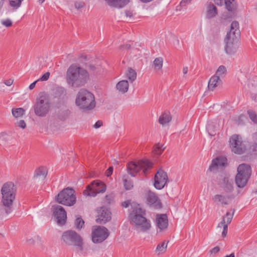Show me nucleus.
I'll list each match as a JSON object with an SVG mask.
<instances>
[{
	"mask_svg": "<svg viewBox=\"0 0 257 257\" xmlns=\"http://www.w3.org/2000/svg\"><path fill=\"white\" fill-rule=\"evenodd\" d=\"M132 211L129 214L131 224L138 232H146L151 227L150 220L145 217L146 211L142 208L140 204L132 205Z\"/></svg>",
	"mask_w": 257,
	"mask_h": 257,
	"instance_id": "f257e3e1",
	"label": "nucleus"
},
{
	"mask_svg": "<svg viewBox=\"0 0 257 257\" xmlns=\"http://www.w3.org/2000/svg\"><path fill=\"white\" fill-rule=\"evenodd\" d=\"M88 79L89 74L87 71L76 64H72L67 69L66 81L72 87L83 86Z\"/></svg>",
	"mask_w": 257,
	"mask_h": 257,
	"instance_id": "f03ea898",
	"label": "nucleus"
},
{
	"mask_svg": "<svg viewBox=\"0 0 257 257\" xmlns=\"http://www.w3.org/2000/svg\"><path fill=\"white\" fill-rule=\"evenodd\" d=\"M75 104L80 110L89 111L96 105L94 96L87 90L81 89L76 95Z\"/></svg>",
	"mask_w": 257,
	"mask_h": 257,
	"instance_id": "7ed1b4c3",
	"label": "nucleus"
},
{
	"mask_svg": "<svg viewBox=\"0 0 257 257\" xmlns=\"http://www.w3.org/2000/svg\"><path fill=\"white\" fill-rule=\"evenodd\" d=\"M2 202L5 206L8 208L6 210V212L8 214L11 211V206L15 198V190L14 184L12 182L5 183L2 189Z\"/></svg>",
	"mask_w": 257,
	"mask_h": 257,
	"instance_id": "20e7f679",
	"label": "nucleus"
},
{
	"mask_svg": "<svg viewBox=\"0 0 257 257\" xmlns=\"http://www.w3.org/2000/svg\"><path fill=\"white\" fill-rule=\"evenodd\" d=\"M237 174L235 177V183L239 188H243L250 178L251 170L249 165L241 164L237 168Z\"/></svg>",
	"mask_w": 257,
	"mask_h": 257,
	"instance_id": "39448f33",
	"label": "nucleus"
},
{
	"mask_svg": "<svg viewBox=\"0 0 257 257\" xmlns=\"http://www.w3.org/2000/svg\"><path fill=\"white\" fill-rule=\"evenodd\" d=\"M75 191L68 187L64 189L56 197V201L60 204L68 206L73 205L76 201V198L74 194Z\"/></svg>",
	"mask_w": 257,
	"mask_h": 257,
	"instance_id": "423d86ee",
	"label": "nucleus"
},
{
	"mask_svg": "<svg viewBox=\"0 0 257 257\" xmlns=\"http://www.w3.org/2000/svg\"><path fill=\"white\" fill-rule=\"evenodd\" d=\"M153 166V164L148 160H141L137 163L131 162L128 164L127 169L128 173L133 177H135L136 174L141 169L143 170L145 174L147 173L148 169H150Z\"/></svg>",
	"mask_w": 257,
	"mask_h": 257,
	"instance_id": "0eeeda50",
	"label": "nucleus"
},
{
	"mask_svg": "<svg viewBox=\"0 0 257 257\" xmlns=\"http://www.w3.org/2000/svg\"><path fill=\"white\" fill-rule=\"evenodd\" d=\"M50 103L49 100L44 96L40 97L34 106L35 114L39 117H45L50 110Z\"/></svg>",
	"mask_w": 257,
	"mask_h": 257,
	"instance_id": "6e6552de",
	"label": "nucleus"
},
{
	"mask_svg": "<svg viewBox=\"0 0 257 257\" xmlns=\"http://www.w3.org/2000/svg\"><path fill=\"white\" fill-rule=\"evenodd\" d=\"M229 147L232 152L240 155L244 153L246 147L241 137L238 135H233L229 139Z\"/></svg>",
	"mask_w": 257,
	"mask_h": 257,
	"instance_id": "1a4fd4ad",
	"label": "nucleus"
},
{
	"mask_svg": "<svg viewBox=\"0 0 257 257\" xmlns=\"http://www.w3.org/2000/svg\"><path fill=\"white\" fill-rule=\"evenodd\" d=\"M106 185L101 181L96 180L88 185L84 190L83 194L86 196H95L98 193L105 191Z\"/></svg>",
	"mask_w": 257,
	"mask_h": 257,
	"instance_id": "9d476101",
	"label": "nucleus"
},
{
	"mask_svg": "<svg viewBox=\"0 0 257 257\" xmlns=\"http://www.w3.org/2000/svg\"><path fill=\"white\" fill-rule=\"evenodd\" d=\"M63 240L68 245L80 246L82 244V238L75 231L68 230L64 232L62 235Z\"/></svg>",
	"mask_w": 257,
	"mask_h": 257,
	"instance_id": "9b49d317",
	"label": "nucleus"
},
{
	"mask_svg": "<svg viewBox=\"0 0 257 257\" xmlns=\"http://www.w3.org/2000/svg\"><path fill=\"white\" fill-rule=\"evenodd\" d=\"M108 235L109 232L106 227L98 226L92 231V240L95 243H101L105 240Z\"/></svg>",
	"mask_w": 257,
	"mask_h": 257,
	"instance_id": "f8f14e48",
	"label": "nucleus"
},
{
	"mask_svg": "<svg viewBox=\"0 0 257 257\" xmlns=\"http://www.w3.org/2000/svg\"><path fill=\"white\" fill-rule=\"evenodd\" d=\"M71 114L70 110L65 103L58 104L55 109V115L56 118L61 121L67 120Z\"/></svg>",
	"mask_w": 257,
	"mask_h": 257,
	"instance_id": "ddd939ff",
	"label": "nucleus"
},
{
	"mask_svg": "<svg viewBox=\"0 0 257 257\" xmlns=\"http://www.w3.org/2000/svg\"><path fill=\"white\" fill-rule=\"evenodd\" d=\"M155 187L159 190L163 188L167 184L168 178L167 174L162 169H159L155 176Z\"/></svg>",
	"mask_w": 257,
	"mask_h": 257,
	"instance_id": "4468645a",
	"label": "nucleus"
},
{
	"mask_svg": "<svg viewBox=\"0 0 257 257\" xmlns=\"http://www.w3.org/2000/svg\"><path fill=\"white\" fill-rule=\"evenodd\" d=\"M240 36L239 23L234 21L231 24L230 30L227 32L225 39L231 40L232 41H238Z\"/></svg>",
	"mask_w": 257,
	"mask_h": 257,
	"instance_id": "2eb2a0df",
	"label": "nucleus"
},
{
	"mask_svg": "<svg viewBox=\"0 0 257 257\" xmlns=\"http://www.w3.org/2000/svg\"><path fill=\"white\" fill-rule=\"evenodd\" d=\"M234 210L232 213L227 212L225 215L222 218L221 221L218 224L217 228L223 227V231L222 232V236L225 237L227 233L228 225L230 224L232 221Z\"/></svg>",
	"mask_w": 257,
	"mask_h": 257,
	"instance_id": "dca6fc26",
	"label": "nucleus"
},
{
	"mask_svg": "<svg viewBox=\"0 0 257 257\" xmlns=\"http://www.w3.org/2000/svg\"><path fill=\"white\" fill-rule=\"evenodd\" d=\"M54 207V216L56 218L58 224L63 225L65 223L67 214L63 207L60 205H56Z\"/></svg>",
	"mask_w": 257,
	"mask_h": 257,
	"instance_id": "f3484780",
	"label": "nucleus"
},
{
	"mask_svg": "<svg viewBox=\"0 0 257 257\" xmlns=\"http://www.w3.org/2000/svg\"><path fill=\"white\" fill-rule=\"evenodd\" d=\"M111 218V212L104 207H101L97 210V218L96 222L99 224H105Z\"/></svg>",
	"mask_w": 257,
	"mask_h": 257,
	"instance_id": "a211bd4d",
	"label": "nucleus"
},
{
	"mask_svg": "<svg viewBox=\"0 0 257 257\" xmlns=\"http://www.w3.org/2000/svg\"><path fill=\"white\" fill-rule=\"evenodd\" d=\"M147 201L150 206L156 209H160L162 208V203L158 196L155 193L151 191H148L147 193Z\"/></svg>",
	"mask_w": 257,
	"mask_h": 257,
	"instance_id": "6ab92c4d",
	"label": "nucleus"
},
{
	"mask_svg": "<svg viewBox=\"0 0 257 257\" xmlns=\"http://www.w3.org/2000/svg\"><path fill=\"white\" fill-rule=\"evenodd\" d=\"M233 195H223L222 194H216L212 197V200L218 205H226L229 201L233 198Z\"/></svg>",
	"mask_w": 257,
	"mask_h": 257,
	"instance_id": "aec40b11",
	"label": "nucleus"
},
{
	"mask_svg": "<svg viewBox=\"0 0 257 257\" xmlns=\"http://www.w3.org/2000/svg\"><path fill=\"white\" fill-rule=\"evenodd\" d=\"M227 164V159L225 157H217L212 161V163L209 167V170L211 171H215L219 168H222L226 166Z\"/></svg>",
	"mask_w": 257,
	"mask_h": 257,
	"instance_id": "412c9836",
	"label": "nucleus"
},
{
	"mask_svg": "<svg viewBox=\"0 0 257 257\" xmlns=\"http://www.w3.org/2000/svg\"><path fill=\"white\" fill-rule=\"evenodd\" d=\"M156 222L160 230L166 229L168 226V217L165 214H157Z\"/></svg>",
	"mask_w": 257,
	"mask_h": 257,
	"instance_id": "4be33fe9",
	"label": "nucleus"
},
{
	"mask_svg": "<svg viewBox=\"0 0 257 257\" xmlns=\"http://www.w3.org/2000/svg\"><path fill=\"white\" fill-rule=\"evenodd\" d=\"M224 50L227 54H233L236 52L238 47V41H232L231 40L224 39Z\"/></svg>",
	"mask_w": 257,
	"mask_h": 257,
	"instance_id": "5701e85b",
	"label": "nucleus"
},
{
	"mask_svg": "<svg viewBox=\"0 0 257 257\" xmlns=\"http://www.w3.org/2000/svg\"><path fill=\"white\" fill-rule=\"evenodd\" d=\"M221 188L226 193L233 190V181L228 177H224L220 183Z\"/></svg>",
	"mask_w": 257,
	"mask_h": 257,
	"instance_id": "b1692460",
	"label": "nucleus"
},
{
	"mask_svg": "<svg viewBox=\"0 0 257 257\" xmlns=\"http://www.w3.org/2000/svg\"><path fill=\"white\" fill-rule=\"evenodd\" d=\"M222 84V80L220 76H212L209 79L208 83V89L209 91H214Z\"/></svg>",
	"mask_w": 257,
	"mask_h": 257,
	"instance_id": "393cba45",
	"label": "nucleus"
},
{
	"mask_svg": "<svg viewBox=\"0 0 257 257\" xmlns=\"http://www.w3.org/2000/svg\"><path fill=\"white\" fill-rule=\"evenodd\" d=\"M46 168L41 166L37 168L34 173V178L39 180H44L47 175Z\"/></svg>",
	"mask_w": 257,
	"mask_h": 257,
	"instance_id": "a878e982",
	"label": "nucleus"
},
{
	"mask_svg": "<svg viewBox=\"0 0 257 257\" xmlns=\"http://www.w3.org/2000/svg\"><path fill=\"white\" fill-rule=\"evenodd\" d=\"M108 5L116 8L124 7L129 3V0H105Z\"/></svg>",
	"mask_w": 257,
	"mask_h": 257,
	"instance_id": "bb28decb",
	"label": "nucleus"
},
{
	"mask_svg": "<svg viewBox=\"0 0 257 257\" xmlns=\"http://www.w3.org/2000/svg\"><path fill=\"white\" fill-rule=\"evenodd\" d=\"M172 120V116L169 111H164L160 116L158 121L160 124L164 125L169 123Z\"/></svg>",
	"mask_w": 257,
	"mask_h": 257,
	"instance_id": "cd10ccee",
	"label": "nucleus"
},
{
	"mask_svg": "<svg viewBox=\"0 0 257 257\" xmlns=\"http://www.w3.org/2000/svg\"><path fill=\"white\" fill-rule=\"evenodd\" d=\"M128 87L129 84L128 81L126 80L119 81L116 85L117 90L121 93H126L128 91Z\"/></svg>",
	"mask_w": 257,
	"mask_h": 257,
	"instance_id": "c85d7f7f",
	"label": "nucleus"
},
{
	"mask_svg": "<svg viewBox=\"0 0 257 257\" xmlns=\"http://www.w3.org/2000/svg\"><path fill=\"white\" fill-rule=\"evenodd\" d=\"M217 14L216 7L213 4H209L207 7L206 17L211 19L214 17Z\"/></svg>",
	"mask_w": 257,
	"mask_h": 257,
	"instance_id": "c756f323",
	"label": "nucleus"
},
{
	"mask_svg": "<svg viewBox=\"0 0 257 257\" xmlns=\"http://www.w3.org/2000/svg\"><path fill=\"white\" fill-rule=\"evenodd\" d=\"M163 64V59L162 57H157L153 61L154 70L156 72L162 70Z\"/></svg>",
	"mask_w": 257,
	"mask_h": 257,
	"instance_id": "7c9ffc66",
	"label": "nucleus"
},
{
	"mask_svg": "<svg viewBox=\"0 0 257 257\" xmlns=\"http://www.w3.org/2000/svg\"><path fill=\"white\" fill-rule=\"evenodd\" d=\"M125 76L131 82H133L137 78V72L134 69L129 67L125 72Z\"/></svg>",
	"mask_w": 257,
	"mask_h": 257,
	"instance_id": "2f4dec72",
	"label": "nucleus"
},
{
	"mask_svg": "<svg viewBox=\"0 0 257 257\" xmlns=\"http://www.w3.org/2000/svg\"><path fill=\"white\" fill-rule=\"evenodd\" d=\"M25 112V110L21 107L13 108L12 113L14 117L16 118H18L22 117Z\"/></svg>",
	"mask_w": 257,
	"mask_h": 257,
	"instance_id": "473e14b6",
	"label": "nucleus"
},
{
	"mask_svg": "<svg viewBox=\"0 0 257 257\" xmlns=\"http://www.w3.org/2000/svg\"><path fill=\"white\" fill-rule=\"evenodd\" d=\"M27 242L31 245L37 244L38 245H41L42 244V239L38 235L35 236L29 239H27Z\"/></svg>",
	"mask_w": 257,
	"mask_h": 257,
	"instance_id": "72a5a7b5",
	"label": "nucleus"
},
{
	"mask_svg": "<svg viewBox=\"0 0 257 257\" xmlns=\"http://www.w3.org/2000/svg\"><path fill=\"white\" fill-rule=\"evenodd\" d=\"M224 5H225L226 9L229 12H232L236 8L234 0H225Z\"/></svg>",
	"mask_w": 257,
	"mask_h": 257,
	"instance_id": "f704fd0d",
	"label": "nucleus"
},
{
	"mask_svg": "<svg viewBox=\"0 0 257 257\" xmlns=\"http://www.w3.org/2000/svg\"><path fill=\"white\" fill-rule=\"evenodd\" d=\"M206 130L209 135L213 136L215 134L217 127L215 126L214 122H211L207 124Z\"/></svg>",
	"mask_w": 257,
	"mask_h": 257,
	"instance_id": "c9c22d12",
	"label": "nucleus"
},
{
	"mask_svg": "<svg viewBox=\"0 0 257 257\" xmlns=\"http://www.w3.org/2000/svg\"><path fill=\"white\" fill-rule=\"evenodd\" d=\"M74 224L77 229H81L84 225V221L81 217H78L75 219Z\"/></svg>",
	"mask_w": 257,
	"mask_h": 257,
	"instance_id": "e433bc0d",
	"label": "nucleus"
},
{
	"mask_svg": "<svg viewBox=\"0 0 257 257\" xmlns=\"http://www.w3.org/2000/svg\"><path fill=\"white\" fill-rule=\"evenodd\" d=\"M226 69L225 66L223 65L220 66L217 69L216 73L214 75H217V76H220V78H222L223 77L224 75L226 73Z\"/></svg>",
	"mask_w": 257,
	"mask_h": 257,
	"instance_id": "4c0bfd02",
	"label": "nucleus"
},
{
	"mask_svg": "<svg viewBox=\"0 0 257 257\" xmlns=\"http://www.w3.org/2000/svg\"><path fill=\"white\" fill-rule=\"evenodd\" d=\"M122 179L124 186L126 190H130L133 187V184L131 180H127L125 176H123Z\"/></svg>",
	"mask_w": 257,
	"mask_h": 257,
	"instance_id": "58836bf2",
	"label": "nucleus"
},
{
	"mask_svg": "<svg viewBox=\"0 0 257 257\" xmlns=\"http://www.w3.org/2000/svg\"><path fill=\"white\" fill-rule=\"evenodd\" d=\"M165 148L163 145L158 144L154 148L153 152L157 155H160L163 151L164 150Z\"/></svg>",
	"mask_w": 257,
	"mask_h": 257,
	"instance_id": "ea45409f",
	"label": "nucleus"
},
{
	"mask_svg": "<svg viewBox=\"0 0 257 257\" xmlns=\"http://www.w3.org/2000/svg\"><path fill=\"white\" fill-rule=\"evenodd\" d=\"M23 0H10V5L11 7L18 9L21 5Z\"/></svg>",
	"mask_w": 257,
	"mask_h": 257,
	"instance_id": "a19ab883",
	"label": "nucleus"
},
{
	"mask_svg": "<svg viewBox=\"0 0 257 257\" xmlns=\"http://www.w3.org/2000/svg\"><path fill=\"white\" fill-rule=\"evenodd\" d=\"M247 113L250 119L254 123H257V116L255 112L252 110H248Z\"/></svg>",
	"mask_w": 257,
	"mask_h": 257,
	"instance_id": "79ce46f5",
	"label": "nucleus"
},
{
	"mask_svg": "<svg viewBox=\"0 0 257 257\" xmlns=\"http://www.w3.org/2000/svg\"><path fill=\"white\" fill-rule=\"evenodd\" d=\"M1 23L3 26H5L6 27H10L13 25V22L10 19L2 20L1 21Z\"/></svg>",
	"mask_w": 257,
	"mask_h": 257,
	"instance_id": "37998d69",
	"label": "nucleus"
},
{
	"mask_svg": "<svg viewBox=\"0 0 257 257\" xmlns=\"http://www.w3.org/2000/svg\"><path fill=\"white\" fill-rule=\"evenodd\" d=\"M104 202L107 204H110L114 199V196L112 194L106 195L105 197Z\"/></svg>",
	"mask_w": 257,
	"mask_h": 257,
	"instance_id": "c03bdc74",
	"label": "nucleus"
},
{
	"mask_svg": "<svg viewBox=\"0 0 257 257\" xmlns=\"http://www.w3.org/2000/svg\"><path fill=\"white\" fill-rule=\"evenodd\" d=\"M167 247V244L165 242H163L161 244H159L156 250L157 251H163L165 250Z\"/></svg>",
	"mask_w": 257,
	"mask_h": 257,
	"instance_id": "a18cd8bd",
	"label": "nucleus"
},
{
	"mask_svg": "<svg viewBox=\"0 0 257 257\" xmlns=\"http://www.w3.org/2000/svg\"><path fill=\"white\" fill-rule=\"evenodd\" d=\"M50 75V73L49 72H47L44 74L37 81H47L48 80Z\"/></svg>",
	"mask_w": 257,
	"mask_h": 257,
	"instance_id": "49530a36",
	"label": "nucleus"
},
{
	"mask_svg": "<svg viewBox=\"0 0 257 257\" xmlns=\"http://www.w3.org/2000/svg\"><path fill=\"white\" fill-rule=\"evenodd\" d=\"M15 124L20 127V128H22L23 129H24L26 128V123L25 122V121L24 120H21L19 121H17Z\"/></svg>",
	"mask_w": 257,
	"mask_h": 257,
	"instance_id": "de8ad7c7",
	"label": "nucleus"
},
{
	"mask_svg": "<svg viewBox=\"0 0 257 257\" xmlns=\"http://www.w3.org/2000/svg\"><path fill=\"white\" fill-rule=\"evenodd\" d=\"M84 6V3L82 2H76L75 3V7L77 9H81Z\"/></svg>",
	"mask_w": 257,
	"mask_h": 257,
	"instance_id": "09e8293b",
	"label": "nucleus"
},
{
	"mask_svg": "<svg viewBox=\"0 0 257 257\" xmlns=\"http://www.w3.org/2000/svg\"><path fill=\"white\" fill-rule=\"evenodd\" d=\"M59 91L61 92L62 94V99L63 100H66L67 99V96H66V90L63 88H59Z\"/></svg>",
	"mask_w": 257,
	"mask_h": 257,
	"instance_id": "8fccbe9b",
	"label": "nucleus"
},
{
	"mask_svg": "<svg viewBox=\"0 0 257 257\" xmlns=\"http://www.w3.org/2000/svg\"><path fill=\"white\" fill-rule=\"evenodd\" d=\"M250 150L254 154L257 153V144L253 143L250 147Z\"/></svg>",
	"mask_w": 257,
	"mask_h": 257,
	"instance_id": "3c124183",
	"label": "nucleus"
},
{
	"mask_svg": "<svg viewBox=\"0 0 257 257\" xmlns=\"http://www.w3.org/2000/svg\"><path fill=\"white\" fill-rule=\"evenodd\" d=\"M219 247L218 246H216L212 248L211 250H210V252L211 253V254L212 255H215V254L218 252L219 251Z\"/></svg>",
	"mask_w": 257,
	"mask_h": 257,
	"instance_id": "603ef678",
	"label": "nucleus"
},
{
	"mask_svg": "<svg viewBox=\"0 0 257 257\" xmlns=\"http://www.w3.org/2000/svg\"><path fill=\"white\" fill-rule=\"evenodd\" d=\"M192 0H182L180 2V6L182 7H185L187 4L190 3Z\"/></svg>",
	"mask_w": 257,
	"mask_h": 257,
	"instance_id": "864d4df0",
	"label": "nucleus"
},
{
	"mask_svg": "<svg viewBox=\"0 0 257 257\" xmlns=\"http://www.w3.org/2000/svg\"><path fill=\"white\" fill-rule=\"evenodd\" d=\"M113 172V167H110L106 171L105 175L107 177H109L111 175Z\"/></svg>",
	"mask_w": 257,
	"mask_h": 257,
	"instance_id": "5fc2aeb1",
	"label": "nucleus"
},
{
	"mask_svg": "<svg viewBox=\"0 0 257 257\" xmlns=\"http://www.w3.org/2000/svg\"><path fill=\"white\" fill-rule=\"evenodd\" d=\"M215 4L219 6H222L224 5L225 0H214Z\"/></svg>",
	"mask_w": 257,
	"mask_h": 257,
	"instance_id": "6e6d98bb",
	"label": "nucleus"
},
{
	"mask_svg": "<svg viewBox=\"0 0 257 257\" xmlns=\"http://www.w3.org/2000/svg\"><path fill=\"white\" fill-rule=\"evenodd\" d=\"M131 48V45L130 44H126V45H122L119 47V50L122 51L124 49H129Z\"/></svg>",
	"mask_w": 257,
	"mask_h": 257,
	"instance_id": "4d7b16f0",
	"label": "nucleus"
},
{
	"mask_svg": "<svg viewBox=\"0 0 257 257\" xmlns=\"http://www.w3.org/2000/svg\"><path fill=\"white\" fill-rule=\"evenodd\" d=\"M102 125V121L100 120H98L96 122V123L94 125V127L95 128H98Z\"/></svg>",
	"mask_w": 257,
	"mask_h": 257,
	"instance_id": "13d9d810",
	"label": "nucleus"
},
{
	"mask_svg": "<svg viewBox=\"0 0 257 257\" xmlns=\"http://www.w3.org/2000/svg\"><path fill=\"white\" fill-rule=\"evenodd\" d=\"M13 82H14V80L13 79H10L9 80H7L5 81L4 83L6 85H7L8 86H10L13 84Z\"/></svg>",
	"mask_w": 257,
	"mask_h": 257,
	"instance_id": "bf43d9fd",
	"label": "nucleus"
},
{
	"mask_svg": "<svg viewBox=\"0 0 257 257\" xmlns=\"http://www.w3.org/2000/svg\"><path fill=\"white\" fill-rule=\"evenodd\" d=\"M125 15L126 17L131 18L133 15V13L131 11H126L125 12Z\"/></svg>",
	"mask_w": 257,
	"mask_h": 257,
	"instance_id": "052dcab7",
	"label": "nucleus"
},
{
	"mask_svg": "<svg viewBox=\"0 0 257 257\" xmlns=\"http://www.w3.org/2000/svg\"><path fill=\"white\" fill-rule=\"evenodd\" d=\"M130 204V201H126L123 202L121 204V205L123 207L126 208V207H128Z\"/></svg>",
	"mask_w": 257,
	"mask_h": 257,
	"instance_id": "680f3d73",
	"label": "nucleus"
},
{
	"mask_svg": "<svg viewBox=\"0 0 257 257\" xmlns=\"http://www.w3.org/2000/svg\"><path fill=\"white\" fill-rule=\"evenodd\" d=\"M38 81L36 80L35 81H34V82H33L32 83H31L30 86H29V89L32 90L34 88V87H35V85H36V83L38 82Z\"/></svg>",
	"mask_w": 257,
	"mask_h": 257,
	"instance_id": "e2e57ef3",
	"label": "nucleus"
},
{
	"mask_svg": "<svg viewBox=\"0 0 257 257\" xmlns=\"http://www.w3.org/2000/svg\"><path fill=\"white\" fill-rule=\"evenodd\" d=\"M4 137L3 135H0V144L2 145L4 143Z\"/></svg>",
	"mask_w": 257,
	"mask_h": 257,
	"instance_id": "0e129e2a",
	"label": "nucleus"
},
{
	"mask_svg": "<svg viewBox=\"0 0 257 257\" xmlns=\"http://www.w3.org/2000/svg\"><path fill=\"white\" fill-rule=\"evenodd\" d=\"M187 72H188V67H184L183 69V72L184 74H187Z\"/></svg>",
	"mask_w": 257,
	"mask_h": 257,
	"instance_id": "69168bd1",
	"label": "nucleus"
},
{
	"mask_svg": "<svg viewBox=\"0 0 257 257\" xmlns=\"http://www.w3.org/2000/svg\"><path fill=\"white\" fill-rule=\"evenodd\" d=\"M4 2H5V0H0V10L3 7V5L4 4Z\"/></svg>",
	"mask_w": 257,
	"mask_h": 257,
	"instance_id": "338daca9",
	"label": "nucleus"
},
{
	"mask_svg": "<svg viewBox=\"0 0 257 257\" xmlns=\"http://www.w3.org/2000/svg\"><path fill=\"white\" fill-rule=\"evenodd\" d=\"M89 67L90 69L92 71H94L95 69V67L92 65H90Z\"/></svg>",
	"mask_w": 257,
	"mask_h": 257,
	"instance_id": "774afa93",
	"label": "nucleus"
}]
</instances>
